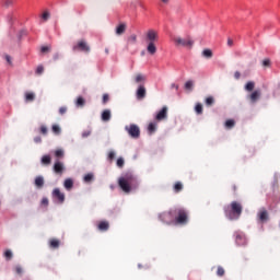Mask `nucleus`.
<instances>
[{
	"mask_svg": "<svg viewBox=\"0 0 280 280\" xmlns=\"http://www.w3.org/2000/svg\"><path fill=\"white\" fill-rule=\"evenodd\" d=\"M147 40L149 43H156V40H159V33L154 30H149L147 33Z\"/></svg>",
	"mask_w": 280,
	"mask_h": 280,
	"instance_id": "10",
	"label": "nucleus"
},
{
	"mask_svg": "<svg viewBox=\"0 0 280 280\" xmlns=\"http://www.w3.org/2000/svg\"><path fill=\"white\" fill-rule=\"evenodd\" d=\"M248 97L252 104H257V101L261 97V90L254 91Z\"/></svg>",
	"mask_w": 280,
	"mask_h": 280,
	"instance_id": "14",
	"label": "nucleus"
},
{
	"mask_svg": "<svg viewBox=\"0 0 280 280\" xmlns=\"http://www.w3.org/2000/svg\"><path fill=\"white\" fill-rule=\"evenodd\" d=\"M63 187H65V189H67V191H71L73 189V179L67 178L63 182Z\"/></svg>",
	"mask_w": 280,
	"mask_h": 280,
	"instance_id": "19",
	"label": "nucleus"
},
{
	"mask_svg": "<svg viewBox=\"0 0 280 280\" xmlns=\"http://www.w3.org/2000/svg\"><path fill=\"white\" fill-rule=\"evenodd\" d=\"M164 119H167V106H163L155 116V121H163Z\"/></svg>",
	"mask_w": 280,
	"mask_h": 280,
	"instance_id": "12",
	"label": "nucleus"
},
{
	"mask_svg": "<svg viewBox=\"0 0 280 280\" xmlns=\"http://www.w3.org/2000/svg\"><path fill=\"white\" fill-rule=\"evenodd\" d=\"M91 136V131H83L82 132V137H83V139H86V137H90Z\"/></svg>",
	"mask_w": 280,
	"mask_h": 280,
	"instance_id": "52",
	"label": "nucleus"
},
{
	"mask_svg": "<svg viewBox=\"0 0 280 280\" xmlns=\"http://www.w3.org/2000/svg\"><path fill=\"white\" fill-rule=\"evenodd\" d=\"M52 198H55L60 205H62V202H65V192L60 191V188H55L52 190Z\"/></svg>",
	"mask_w": 280,
	"mask_h": 280,
	"instance_id": "8",
	"label": "nucleus"
},
{
	"mask_svg": "<svg viewBox=\"0 0 280 280\" xmlns=\"http://www.w3.org/2000/svg\"><path fill=\"white\" fill-rule=\"evenodd\" d=\"M4 5L8 8L10 5H12V0H5L4 1Z\"/></svg>",
	"mask_w": 280,
	"mask_h": 280,
	"instance_id": "54",
	"label": "nucleus"
},
{
	"mask_svg": "<svg viewBox=\"0 0 280 280\" xmlns=\"http://www.w3.org/2000/svg\"><path fill=\"white\" fill-rule=\"evenodd\" d=\"M203 58H213V51L209 48L203 49L202 51Z\"/></svg>",
	"mask_w": 280,
	"mask_h": 280,
	"instance_id": "27",
	"label": "nucleus"
},
{
	"mask_svg": "<svg viewBox=\"0 0 280 280\" xmlns=\"http://www.w3.org/2000/svg\"><path fill=\"white\" fill-rule=\"evenodd\" d=\"M147 90L144 85H139L136 91L137 100H145Z\"/></svg>",
	"mask_w": 280,
	"mask_h": 280,
	"instance_id": "13",
	"label": "nucleus"
},
{
	"mask_svg": "<svg viewBox=\"0 0 280 280\" xmlns=\"http://www.w3.org/2000/svg\"><path fill=\"white\" fill-rule=\"evenodd\" d=\"M195 113L197 115H202V105L200 103H197L195 106Z\"/></svg>",
	"mask_w": 280,
	"mask_h": 280,
	"instance_id": "38",
	"label": "nucleus"
},
{
	"mask_svg": "<svg viewBox=\"0 0 280 280\" xmlns=\"http://www.w3.org/2000/svg\"><path fill=\"white\" fill-rule=\"evenodd\" d=\"M254 89H255V82L248 81V82L246 83V85H245V91L250 92V91H254Z\"/></svg>",
	"mask_w": 280,
	"mask_h": 280,
	"instance_id": "33",
	"label": "nucleus"
},
{
	"mask_svg": "<svg viewBox=\"0 0 280 280\" xmlns=\"http://www.w3.org/2000/svg\"><path fill=\"white\" fill-rule=\"evenodd\" d=\"M4 257H5L7 261H10V259H12V250L7 249L4 252Z\"/></svg>",
	"mask_w": 280,
	"mask_h": 280,
	"instance_id": "40",
	"label": "nucleus"
},
{
	"mask_svg": "<svg viewBox=\"0 0 280 280\" xmlns=\"http://www.w3.org/2000/svg\"><path fill=\"white\" fill-rule=\"evenodd\" d=\"M257 218L259 220V222L264 223V222H268V210H266V208H260L258 213H257Z\"/></svg>",
	"mask_w": 280,
	"mask_h": 280,
	"instance_id": "11",
	"label": "nucleus"
},
{
	"mask_svg": "<svg viewBox=\"0 0 280 280\" xmlns=\"http://www.w3.org/2000/svg\"><path fill=\"white\" fill-rule=\"evenodd\" d=\"M47 132H49V129H47V126L42 125L39 127V135H43L45 137V136H47Z\"/></svg>",
	"mask_w": 280,
	"mask_h": 280,
	"instance_id": "36",
	"label": "nucleus"
},
{
	"mask_svg": "<svg viewBox=\"0 0 280 280\" xmlns=\"http://www.w3.org/2000/svg\"><path fill=\"white\" fill-rule=\"evenodd\" d=\"M173 189L175 194H180V190L183 189V183L176 182L173 186Z\"/></svg>",
	"mask_w": 280,
	"mask_h": 280,
	"instance_id": "25",
	"label": "nucleus"
},
{
	"mask_svg": "<svg viewBox=\"0 0 280 280\" xmlns=\"http://www.w3.org/2000/svg\"><path fill=\"white\" fill-rule=\"evenodd\" d=\"M52 58H54V60H59L60 59V55L59 54H55Z\"/></svg>",
	"mask_w": 280,
	"mask_h": 280,
	"instance_id": "57",
	"label": "nucleus"
},
{
	"mask_svg": "<svg viewBox=\"0 0 280 280\" xmlns=\"http://www.w3.org/2000/svg\"><path fill=\"white\" fill-rule=\"evenodd\" d=\"M42 205H43L44 207H48V206H49V199H47L46 197H44V198L42 199Z\"/></svg>",
	"mask_w": 280,
	"mask_h": 280,
	"instance_id": "47",
	"label": "nucleus"
},
{
	"mask_svg": "<svg viewBox=\"0 0 280 280\" xmlns=\"http://www.w3.org/2000/svg\"><path fill=\"white\" fill-rule=\"evenodd\" d=\"M171 89H175V91H178V84L172 83Z\"/></svg>",
	"mask_w": 280,
	"mask_h": 280,
	"instance_id": "56",
	"label": "nucleus"
},
{
	"mask_svg": "<svg viewBox=\"0 0 280 280\" xmlns=\"http://www.w3.org/2000/svg\"><path fill=\"white\" fill-rule=\"evenodd\" d=\"M125 130L128 132V135H129V137H131V139H139V137H141V129H139V126H137L135 124L126 126Z\"/></svg>",
	"mask_w": 280,
	"mask_h": 280,
	"instance_id": "4",
	"label": "nucleus"
},
{
	"mask_svg": "<svg viewBox=\"0 0 280 280\" xmlns=\"http://www.w3.org/2000/svg\"><path fill=\"white\" fill-rule=\"evenodd\" d=\"M147 51L151 56H154V54H156V45H154V43H152V42H149V44L147 46Z\"/></svg>",
	"mask_w": 280,
	"mask_h": 280,
	"instance_id": "18",
	"label": "nucleus"
},
{
	"mask_svg": "<svg viewBox=\"0 0 280 280\" xmlns=\"http://www.w3.org/2000/svg\"><path fill=\"white\" fill-rule=\"evenodd\" d=\"M35 186L37 187V189H43V187L45 186V178L43 176H37L35 178Z\"/></svg>",
	"mask_w": 280,
	"mask_h": 280,
	"instance_id": "17",
	"label": "nucleus"
},
{
	"mask_svg": "<svg viewBox=\"0 0 280 280\" xmlns=\"http://www.w3.org/2000/svg\"><path fill=\"white\" fill-rule=\"evenodd\" d=\"M15 272H16V275H23V267L16 266L15 267Z\"/></svg>",
	"mask_w": 280,
	"mask_h": 280,
	"instance_id": "48",
	"label": "nucleus"
},
{
	"mask_svg": "<svg viewBox=\"0 0 280 280\" xmlns=\"http://www.w3.org/2000/svg\"><path fill=\"white\" fill-rule=\"evenodd\" d=\"M42 164L43 165H51V156L50 155H44L42 158Z\"/></svg>",
	"mask_w": 280,
	"mask_h": 280,
	"instance_id": "28",
	"label": "nucleus"
},
{
	"mask_svg": "<svg viewBox=\"0 0 280 280\" xmlns=\"http://www.w3.org/2000/svg\"><path fill=\"white\" fill-rule=\"evenodd\" d=\"M162 3H170V0H161Z\"/></svg>",
	"mask_w": 280,
	"mask_h": 280,
	"instance_id": "60",
	"label": "nucleus"
},
{
	"mask_svg": "<svg viewBox=\"0 0 280 280\" xmlns=\"http://www.w3.org/2000/svg\"><path fill=\"white\" fill-rule=\"evenodd\" d=\"M50 16H51V14L49 13V11H45L42 14V21L47 22V21H49Z\"/></svg>",
	"mask_w": 280,
	"mask_h": 280,
	"instance_id": "37",
	"label": "nucleus"
},
{
	"mask_svg": "<svg viewBox=\"0 0 280 280\" xmlns=\"http://www.w3.org/2000/svg\"><path fill=\"white\" fill-rule=\"evenodd\" d=\"M45 71V67L43 66H38L37 69H36V74L37 75H42V73Z\"/></svg>",
	"mask_w": 280,
	"mask_h": 280,
	"instance_id": "43",
	"label": "nucleus"
},
{
	"mask_svg": "<svg viewBox=\"0 0 280 280\" xmlns=\"http://www.w3.org/2000/svg\"><path fill=\"white\" fill-rule=\"evenodd\" d=\"M34 142L35 143H43V138H40V136H37L34 138Z\"/></svg>",
	"mask_w": 280,
	"mask_h": 280,
	"instance_id": "49",
	"label": "nucleus"
},
{
	"mask_svg": "<svg viewBox=\"0 0 280 280\" xmlns=\"http://www.w3.org/2000/svg\"><path fill=\"white\" fill-rule=\"evenodd\" d=\"M101 117H102V120H103V121H110V117H112V115H110V109H105V110H103Z\"/></svg>",
	"mask_w": 280,
	"mask_h": 280,
	"instance_id": "21",
	"label": "nucleus"
},
{
	"mask_svg": "<svg viewBox=\"0 0 280 280\" xmlns=\"http://www.w3.org/2000/svg\"><path fill=\"white\" fill-rule=\"evenodd\" d=\"M126 33V24L121 23L116 27V34L117 36H121V34Z\"/></svg>",
	"mask_w": 280,
	"mask_h": 280,
	"instance_id": "20",
	"label": "nucleus"
},
{
	"mask_svg": "<svg viewBox=\"0 0 280 280\" xmlns=\"http://www.w3.org/2000/svg\"><path fill=\"white\" fill-rule=\"evenodd\" d=\"M107 159L110 162L114 161L115 160V151H109Z\"/></svg>",
	"mask_w": 280,
	"mask_h": 280,
	"instance_id": "45",
	"label": "nucleus"
},
{
	"mask_svg": "<svg viewBox=\"0 0 280 280\" xmlns=\"http://www.w3.org/2000/svg\"><path fill=\"white\" fill-rule=\"evenodd\" d=\"M55 156H56V159H63V158H65V150H62V149H57V150L55 151Z\"/></svg>",
	"mask_w": 280,
	"mask_h": 280,
	"instance_id": "32",
	"label": "nucleus"
},
{
	"mask_svg": "<svg viewBox=\"0 0 280 280\" xmlns=\"http://www.w3.org/2000/svg\"><path fill=\"white\" fill-rule=\"evenodd\" d=\"M116 165H117V167H124V165H125L124 158H118Z\"/></svg>",
	"mask_w": 280,
	"mask_h": 280,
	"instance_id": "42",
	"label": "nucleus"
},
{
	"mask_svg": "<svg viewBox=\"0 0 280 280\" xmlns=\"http://www.w3.org/2000/svg\"><path fill=\"white\" fill-rule=\"evenodd\" d=\"M242 211H244V207L238 201H232L229 208L225 209V215L229 220H240L242 217Z\"/></svg>",
	"mask_w": 280,
	"mask_h": 280,
	"instance_id": "3",
	"label": "nucleus"
},
{
	"mask_svg": "<svg viewBox=\"0 0 280 280\" xmlns=\"http://www.w3.org/2000/svg\"><path fill=\"white\" fill-rule=\"evenodd\" d=\"M205 104L208 107L213 106V104H215V98L213 96H208L205 100Z\"/></svg>",
	"mask_w": 280,
	"mask_h": 280,
	"instance_id": "24",
	"label": "nucleus"
},
{
	"mask_svg": "<svg viewBox=\"0 0 280 280\" xmlns=\"http://www.w3.org/2000/svg\"><path fill=\"white\" fill-rule=\"evenodd\" d=\"M262 67H270V59H265L262 61Z\"/></svg>",
	"mask_w": 280,
	"mask_h": 280,
	"instance_id": "50",
	"label": "nucleus"
},
{
	"mask_svg": "<svg viewBox=\"0 0 280 280\" xmlns=\"http://www.w3.org/2000/svg\"><path fill=\"white\" fill-rule=\"evenodd\" d=\"M225 128H226L228 130H231L232 128H235V120H233V119H228V120L225 121Z\"/></svg>",
	"mask_w": 280,
	"mask_h": 280,
	"instance_id": "29",
	"label": "nucleus"
},
{
	"mask_svg": "<svg viewBox=\"0 0 280 280\" xmlns=\"http://www.w3.org/2000/svg\"><path fill=\"white\" fill-rule=\"evenodd\" d=\"M232 191H234V194L237 191V185L232 186Z\"/></svg>",
	"mask_w": 280,
	"mask_h": 280,
	"instance_id": "58",
	"label": "nucleus"
},
{
	"mask_svg": "<svg viewBox=\"0 0 280 280\" xmlns=\"http://www.w3.org/2000/svg\"><path fill=\"white\" fill-rule=\"evenodd\" d=\"M228 47H233V39L228 38Z\"/></svg>",
	"mask_w": 280,
	"mask_h": 280,
	"instance_id": "55",
	"label": "nucleus"
},
{
	"mask_svg": "<svg viewBox=\"0 0 280 280\" xmlns=\"http://www.w3.org/2000/svg\"><path fill=\"white\" fill-rule=\"evenodd\" d=\"M173 40L176 47H188V49L194 47V40L191 38L184 39L182 37H174Z\"/></svg>",
	"mask_w": 280,
	"mask_h": 280,
	"instance_id": "5",
	"label": "nucleus"
},
{
	"mask_svg": "<svg viewBox=\"0 0 280 280\" xmlns=\"http://www.w3.org/2000/svg\"><path fill=\"white\" fill-rule=\"evenodd\" d=\"M51 130H52L54 135H60V132H62V129H60V126H58V125H52Z\"/></svg>",
	"mask_w": 280,
	"mask_h": 280,
	"instance_id": "35",
	"label": "nucleus"
},
{
	"mask_svg": "<svg viewBox=\"0 0 280 280\" xmlns=\"http://www.w3.org/2000/svg\"><path fill=\"white\" fill-rule=\"evenodd\" d=\"M97 229L98 231H102V232L108 231V229H110V224L108 223V221H101L97 224Z\"/></svg>",
	"mask_w": 280,
	"mask_h": 280,
	"instance_id": "16",
	"label": "nucleus"
},
{
	"mask_svg": "<svg viewBox=\"0 0 280 280\" xmlns=\"http://www.w3.org/2000/svg\"><path fill=\"white\" fill-rule=\"evenodd\" d=\"M73 51H83L84 54L91 52V46L86 43V40L81 39L79 40L73 47Z\"/></svg>",
	"mask_w": 280,
	"mask_h": 280,
	"instance_id": "6",
	"label": "nucleus"
},
{
	"mask_svg": "<svg viewBox=\"0 0 280 280\" xmlns=\"http://www.w3.org/2000/svg\"><path fill=\"white\" fill-rule=\"evenodd\" d=\"M5 60H7V62H9V65L12 62L10 59V56H8V55L5 56Z\"/></svg>",
	"mask_w": 280,
	"mask_h": 280,
	"instance_id": "59",
	"label": "nucleus"
},
{
	"mask_svg": "<svg viewBox=\"0 0 280 280\" xmlns=\"http://www.w3.org/2000/svg\"><path fill=\"white\" fill-rule=\"evenodd\" d=\"M105 54H108V48L105 49Z\"/></svg>",
	"mask_w": 280,
	"mask_h": 280,
	"instance_id": "61",
	"label": "nucleus"
},
{
	"mask_svg": "<svg viewBox=\"0 0 280 280\" xmlns=\"http://www.w3.org/2000/svg\"><path fill=\"white\" fill-rule=\"evenodd\" d=\"M128 45H137V35H130L127 39V46Z\"/></svg>",
	"mask_w": 280,
	"mask_h": 280,
	"instance_id": "26",
	"label": "nucleus"
},
{
	"mask_svg": "<svg viewBox=\"0 0 280 280\" xmlns=\"http://www.w3.org/2000/svg\"><path fill=\"white\" fill-rule=\"evenodd\" d=\"M93 178H94L93 174H92V173H89V174H86V175L83 177V180H84V183H91V182H93Z\"/></svg>",
	"mask_w": 280,
	"mask_h": 280,
	"instance_id": "39",
	"label": "nucleus"
},
{
	"mask_svg": "<svg viewBox=\"0 0 280 280\" xmlns=\"http://www.w3.org/2000/svg\"><path fill=\"white\" fill-rule=\"evenodd\" d=\"M148 132H149L150 135L156 132V125H155V122H150V124H149V126H148Z\"/></svg>",
	"mask_w": 280,
	"mask_h": 280,
	"instance_id": "31",
	"label": "nucleus"
},
{
	"mask_svg": "<svg viewBox=\"0 0 280 280\" xmlns=\"http://www.w3.org/2000/svg\"><path fill=\"white\" fill-rule=\"evenodd\" d=\"M118 185L125 194H130L132 189L139 187V179L132 173H126L118 179Z\"/></svg>",
	"mask_w": 280,
	"mask_h": 280,
	"instance_id": "2",
	"label": "nucleus"
},
{
	"mask_svg": "<svg viewBox=\"0 0 280 280\" xmlns=\"http://www.w3.org/2000/svg\"><path fill=\"white\" fill-rule=\"evenodd\" d=\"M34 100H36V94H34L33 92H26L25 93V101L26 102H34Z\"/></svg>",
	"mask_w": 280,
	"mask_h": 280,
	"instance_id": "22",
	"label": "nucleus"
},
{
	"mask_svg": "<svg viewBox=\"0 0 280 280\" xmlns=\"http://www.w3.org/2000/svg\"><path fill=\"white\" fill-rule=\"evenodd\" d=\"M234 78H235V80H240V78H242V73H240V71H236L234 73Z\"/></svg>",
	"mask_w": 280,
	"mask_h": 280,
	"instance_id": "53",
	"label": "nucleus"
},
{
	"mask_svg": "<svg viewBox=\"0 0 280 280\" xmlns=\"http://www.w3.org/2000/svg\"><path fill=\"white\" fill-rule=\"evenodd\" d=\"M160 220L166 224H178L179 226H185V224L189 222V212L183 208H177L173 211L160 214Z\"/></svg>",
	"mask_w": 280,
	"mask_h": 280,
	"instance_id": "1",
	"label": "nucleus"
},
{
	"mask_svg": "<svg viewBox=\"0 0 280 280\" xmlns=\"http://www.w3.org/2000/svg\"><path fill=\"white\" fill-rule=\"evenodd\" d=\"M85 104L86 101L82 96H79L75 101V106H78L79 108H82Z\"/></svg>",
	"mask_w": 280,
	"mask_h": 280,
	"instance_id": "23",
	"label": "nucleus"
},
{
	"mask_svg": "<svg viewBox=\"0 0 280 280\" xmlns=\"http://www.w3.org/2000/svg\"><path fill=\"white\" fill-rule=\"evenodd\" d=\"M52 170L55 174H57L58 176H62V174H65V164L60 161H57L55 162Z\"/></svg>",
	"mask_w": 280,
	"mask_h": 280,
	"instance_id": "7",
	"label": "nucleus"
},
{
	"mask_svg": "<svg viewBox=\"0 0 280 280\" xmlns=\"http://www.w3.org/2000/svg\"><path fill=\"white\" fill-rule=\"evenodd\" d=\"M67 113V107L62 106L59 108V114L65 115Z\"/></svg>",
	"mask_w": 280,
	"mask_h": 280,
	"instance_id": "51",
	"label": "nucleus"
},
{
	"mask_svg": "<svg viewBox=\"0 0 280 280\" xmlns=\"http://www.w3.org/2000/svg\"><path fill=\"white\" fill-rule=\"evenodd\" d=\"M48 246L49 248H52V249H57V248H60V240L58 238H50L48 241Z\"/></svg>",
	"mask_w": 280,
	"mask_h": 280,
	"instance_id": "15",
	"label": "nucleus"
},
{
	"mask_svg": "<svg viewBox=\"0 0 280 280\" xmlns=\"http://www.w3.org/2000/svg\"><path fill=\"white\" fill-rule=\"evenodd\" d=\"M235 242H236L237 246H246V244H247L246 235H244V233H242V232H237L235 234Z\"/></svg>",
	"mask_w": 280,
	"mask_h": 280,
	"instance_id": "9",
	"label": "nucleus"
},
{
	"mask_svg": "<svg viewBox=\"0 0 280 280\" xmlns=\"http://www.w3.org/2000/svg\"><path fill=\"white\" fill-rule=\"evenodd\" d=\"M224 273H225L224 268L219 266L217 269L218 277H224Z\"/></svg>",
	"mask_w": 280,
	"mask_h": 280,
	"instance_id": "41",
	"label": "nucleus"
},
{
	"mask_svg": "<svg viewBox=\"0 0 280 280\" xmlns=\"http://www.w3.org/2000/svg\"><path fill=\"white\" fill-rule=\"evenodd\" d=\"M42 54H47V51H51V48L49 46H43L40 48Z\"/></svg>",
	"mask_w": 280,
	"mask_h": 280,
	"instance_id": "44",
	"label": "nucleus"
},
{
	"mask_svg": "<svg viewBox=\"0 0 280 280\" xmlns=\"http://www.w3.org/2000/svg\"><path fill=\"white\" fill-rule=\"evenodd\" d=\"M108 100H110V96H108V94H103V104H108Z\"/></svg>",
	"mask_w": 280,
	"mask_h": 280,
	"instance_id": "46",
	"label": "nucleus"
},
{
	"mask_svg": "<svg viewBox=\"0 0 280 280\" xmlns=\"http://www.w3.org/2000/svg\"><path fill=\"white\" fill-rule=\"evenodd\" d=\"M186 91H194V81L189 80L185 83Z\"/></svg>",
	"mask_w": 280,
	"mask_h": 280,
	"instance_id": "34",
	"label": "nucleus"
},
{
	"mask_svg": "<svg viewBox=\"0 0 280 280\" xmlns=\"http://www.w3.org/2000/svg\"><path fill=\"white\" fill-rule=\"evenodd\" d=\"M135 80H136L137 84H139L141 82H145V75H143L142 73H138V74H136Z\"/></svg>",
	"mask_w": 280,
	"mask_h": 280,
	"instance_id": "30",
	"label": "nucleus"
}]
</instances>
